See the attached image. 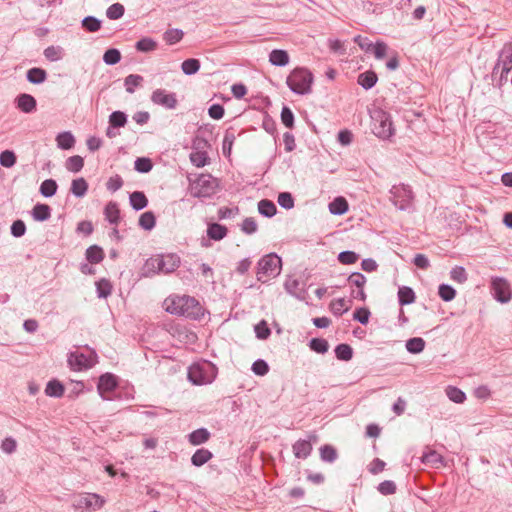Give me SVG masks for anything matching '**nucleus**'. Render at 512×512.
I'll return each instance as SVG.
<instances>
[{
    "label": "nucleus",
    "mask_w": 512,
    "mask_h": 512,
    "mask_svg": "<svg viewBox=\"0 0 512 512\" xmlns=\"http://www.w3.org/2000/svg\"><path fill=\"white\" fill-rule=\"evenodd\" d=\"M97 355L94 351L86 356L82 353L71 352L68 356V364L74 371H82L89 369L96 363Z\"/></svg>",
    "instance_id": "9"
},
{
    "label": "nucleus",
    "mask_w": 512,
    "mask_h": 512,
    "mask_svg": "<svg viewBox=\"0 0 512 512\" xmlns=\"http://www.w3.org/2000/svg\"><path fill=\"white\" fill-rule=\"evenodd\" d=\"M56 142L60 149L69 150L74 146L75 138L71 132L66 131L57 135Z\"/></svg>",
    "instance_id": "26"
},
{
    "label": "nucleus",
    "mask_w": 512,
    "mask_h": 512,
    "mask_svg": "<svg viewBox=\"0 0 512 512\" xmlns=\"http://www.w3.org/2000/svg\"><path fill=\"white\" fill-rule=\"evenodd\" d=\"M282 261L276 254L271 253L262 257L258 262L257 279L267 282L270 278L278 276L281 272Z\"/></svg>",
    "instance_id": "5"
},
{
    "label": "nucleus",
    "mask_w": 512,
    "mask_h": 512,
    "mask_svg": "<svg viewBox=\"0 0 512 512\" xmlns=\"http://www.w3.org/2000/svg\"><path fill=\"white\" fill-rule=\"evenodd\" d=\"M156 219L151 211L144 212L139 218V225L144 230H152L155 227Z\"/></svg>",
    "instance_id": "46"
},
{
    "label": "nucleus",
    "mask_w": 512,
    "mask_h": 512,
    "mask_svg": "<svg viewBox=\"0 0 512 512\" xmlns=\"http://www.w3.org/2000/svg\"><path fill=\"white\" fill-rule=\"evenodd\" d=\"M84 166V160L81 156L75 155L71 156L66 160L65 167L68 171L77 173Z\"/></svg>",
    "instance_id": "44"
},
{
    "label": "nucleus",
    "mask_w": 512,
    "mask_h": 512,
    "mask_svg": "<svg viewBox=\"0 0 512 512\" xmlns=\"http://www.w3.org/2000/svg\"><path fill=\"white\" fill-rule=\"evenodd\" d=\"M32 217L36 221H46L51 217V208L47 204H36L32 209Z\"/></svg>",
    "instance_id": "19"
},
{
    "label": "nucleus",
    "mask_w": 512,
    "mask_h": 512,
    "mask_svg": "<svg viewBox=\"0 0 512 512\" xmlns=\"http://www.w3.org/2000/svg\"><path fill=\"white\" fill-rule=\"evenodd\" d=\"M350 306L344 298L334 299L330 303V310L335 316H341L349 310Z\"/></svg>",
    "instance_id": "35"
},
{
    "label": "nucleus",
    "mask_w": 512,
    "mask_h": 512,
    "mask_svg": "<svg viewBox=\"0 0 512 512\" xmlns=\"http://www.w3.org/2000/svg\"><path fill=\"white\" fill-rule=\"evenodd\" d=\"M82 27L88 32H97L101 28V21L94 16H87L82 20Z\"/></svg>",
    "instance_id": "52"
},
{
    "label": "nucleus",
    "mask_w": 512,
    "mask_h": 512,
    "mask_svg": "<svg viewBox=\"0 0 512 512\" xmlns=\"http://www.w3.org/2000/svg\"><path fill=\"white\" fill-rule=\"evenodd\" d=\"M217 375V368L209 361L197 362L188 369V379L194 385H206L214 381Z\"/></svg>",
    "instance_id": "4"
},
{
    "label": "nucleus",
    "mask_w": 512,
    "mask_h": 512,
    "mask_svg": "<svg viewBox=\"0 0 512 512\" xmlns=\"http://www.w3.org/2000/svg\"><path fill=\"white\" fill-rule=\"evenodd\" d=\"M501 63L504 65V71H510L512 69V44H506L499 53Z\"/></svg>",
    "instance_id": "31"
},
{
    "label": "nucleus",
    "mask_w": 512,
    "mask_h": 512,
    "mask_svg": "<svg viewBox=\"0 0 512 512\" xmlns=\"http://www.w3.org/2000/svg\"><path fill=\"white\" fill-rule=\"evenodd\" d=\"M373 133L380 139H389L394 134V128L391 116L381 109H377L372 114Z\"/></svg>",
    "instance_id": "7"
},
{
    "label": "nucleus",
    "mask_w": 512,
    "mask_h": 512,
    "mask_svg": "<svg viewBox=\"0 0 512 512\" xmlns=\"http://www.w3.org/2000/svg\"><path fill=\"white\" fill-rule=\"evenodd\" d=\"M284 288L287 293L297 298L298 300H305L306 292L303 287H300L299 280L289 277L284 283Z\"/></svg>",
    "instance_id": "16"
},
{
    "label": "nucleus",
    "mask_w": 512,
    "mask_h": 512,
    "mask_svg": "<svg viewBox=\"0 0 512 512\" xmlns=\"http://www.w3.org/2000/svg\"><path fill=\"white\" fill-rule=\"evenodd\" d=\"M121 60V54L119 50L115 48L108 49L103 55V61L107 65H115Z\"/></svg>",
    "instance_id": "56"
},
{
    "label": "nucleus",
    "mask_w": 512,
    "mask_h": 512,
    "mask_svg": "<svg viewBox=\"0 0 512 512\" xmlns=\"http://www.w3.org/2000/svg\"><path fill=\"white\" fill-rule=\"evenodd\" d=\"M207 235L212 240H222L227 235V228L221 224L212 223L207 228Z\"/></svg>",
    "instance_id": "21"
},
{
    "label": "nucleus",
    "mask_w": 512,
    "mask_h": 512,
    "mask_svg": "<svg viewBox=\"0 0 512 512\" xmlns=\"http://www.w3.org/2000/svg\"><path fill=\"white\" fill-rule=\"evenodd\" d=\"M130 204L136 211L144 209L148 204V199L143 192L134 191L130 194Z\"/></svg>",
    "instance_id": "27"
},
{
    "label": "nucleus",
    "mask_w": 512,
    "mask_h": 512,
    "mask_svg": "<svg viewBox=\"0 0 512 512\" xmlns=\"http://www.w3.org/2000/svg\"><path fill=\"white\" fill-rule=\"evenodd\" d=\"M335 355L339 360L349 361L353 357V349L350 345L342 343L336 346Z\"/></svg>",
    "instance_id": "39"
},
{
    "label": "nucleus",
    "mask_w": 512,
    "mask_h": 512,
    "mask_svg": "<svg viewBox=\"0 0 512 512\" xmlns=\"http://www.w3.org/2000/svg\"><path fill=\"white\" fill-rule=\"evenodd\" d=\"M124 6L120 3H114L108 7L106 11V16L111 20H117L121 18L124 14Z\"/></svg>",
    "instance_id": "54"
},
{
    "label": "nucleus",
    "mask_w": 512,
    "mask_h": 512,
    "mask_svg": "<svg viewBox=\"0 0 512 512\" xmlns=\"http://www.w3.org/2000/svg\"><path fill=\"white\" fill-rule=\"evenodd\" d=\"M127 123V116L122 111H114L109 116V125L113 128L124 127Z\"/></svg>",
    "instance_id": "40"
},
{
    "label": "nucleus",
    "mask_w": 512,
    "mask_h": 512,
    "mask_svg": "<svg viewBox=\"0 0 512 512\" xmlns=\"http://www.w3.org/2000/svg\"><path fill=\"white\" fill-rule=\"evenodd\" d=\"M258 211L261 215L270 218L276 214L277 208L272 201L263 199L258 203Z\"/></svg>",
    "instance_id": "34"
},
{
    "label": "nucleus",
    "mask_w": 512,
    "mask_h": 512,
    "mask_svg": "<svg viewBox=\"0 0 512 512\" xmlns=\"http://www.w3.org/2000/svg\"><path fill=\"white\" fill-rule=\"evenodd\" d=\"M390 194L394 205L400 210H405L413 197L410 187L406 185H394L390 190Z\"/></svg>",
    "instance_id": "10"
},
{
    "label": "nucleus",
    "mask_w": 512,
    "mask_h": 512,
    "mask_svg": "<svg viewBox=\"0 0 512 512\" xmlns=\"http://www.w3.org/2000/svg\"><path fill=\"white\" fill-rule=\"evenodd\" d=\"M106 503L104 497L97 493L83 492L75 495L72 499V507L75 510L95 512L100 510Z\"/></svg>",
    "instance_id": "6"
},
{
    "label": "nucleus",
    "mask_w": 512,
    "mask_h": 512,
    "mask_svg": "<svg viewBox=\"0 0 512 512\" xmlns=\"http://www.w3.org/2000/svg\"><path fill=\"white\" fill-rule=\"evenodd\" d=\"M45 393L50 397H61L64 393V386L58 380H51L46 385Z\"/></svg>",
    "instance_id": "36"
},
{
    "label": "nucleus",
    "mask_w": 512,
    "mask_h": 512,
    "mask_svg": "<svg viewBox=\"0 0 512 512\" xmlns=\"http://www.w3.org/2000/svg\"><path fill=\"white\" fill-rule=\"evenodd\" d=\"M189 182V192L195 198H209L219 187L217 179L210 174H200Z\"/></svg>",
    "instance_id": "3"
},
{
    "label": "nucleus",
    "mask_w": 512,
    "mask_h": 512,
    "mask_svg": "<svg viewBox=\"0 0 512 512\" xmlns=\"http://www.w3.org/2000/svg\"><path fill=\"white\" fill-rule=\"evenodd\" d=\"M58 185L53 179H46L40 185V193L44 197H52L57 191Z\"/></svg>",
    "instance_id": "42"
},
{
    "label": "nucleus",
    "mask_w": 512,
    "mask_h": 512,
    "mask_svg": "<svg viewBox=\"0 0 512 512\" xmlns=\"http://www.w3.org/2000/svg\"><path fill=\"white\" fill-rule=\"evenodd\" d=\"M337 451L331 445H323L320 448V458L324 462L333 463L337 459Z\"/></svg>",
    "instance_id": "41"
},
{
    "label": "nucleus",
    "mask_w": 512,
    "mask_h": 512,
    "mask_svg": "<svg viewBox=\"0 0 512 512\" xmlns=\"http://www.w3.org/2000/svg\"><path fill=\"white\" fill-rule=\"evenodd\" d=\"M87 190L88 183L84 178H78L72 181L70 191L74 196L81 198L85 196Z\"/></svg>",
    "instance_id": "29"
},
{
    "label": "nucleus",
    "mask_w": 512,
    "mask_h": 512,
    "mask_svg": "<svg viewBox=\"0 0 512 512\" xmlns=\"http://www.w3.org/2000/svg\"><path fill=\"white\" fill-rule=\"evenodd\" d=\"M348 210V203L345 198L337 197L329 204V211L333 215H342Z\"/></svg>",
    "instance_id": "30"
},
{
    "label": "nucleus",
    "mask_w": 512,
    "mask_h": 512,
    "mask_svg": "<svg viewBox=\"0 0 512 512\" xmlns=\"http://www.w3.org/2000/svg\"><path fill=\"white\" fill-rule=\"evenodd\" d=\"M450 278L458 283H464L467 280V273L461 266H456L450 271Z\"/></svg>",
    "instance_id": "64"
},
{
    "label": "nucleus",
    "mask_w": 512,
    "mask_h": 512,
    "mask_svg": "<svg viewBox=\"0 0 512 512\" xmlns=\"http://www.w3.org/2000/svg\"><path fill=\"white\" fill-rule=\"evenodd\" d=\"M160 272L164 274L175 271L180 264V258L176 254L159 255Z\"/></svg>",
    "instance_id": "14"
},
{
    "label": "nucleus",
    "mask_w": 512,
    "mask_h": 512,
    "mask_svg": "<svg viewBox=\"0 0 512 512\" xmlns=\"http://www.w3.org/2000/svg\"><path fill=\"white\" fill-rule=\"evenodd\" d=\"M151 100L154 104L163 106L167 109H174L177 105L175 94L168 93L164 89H156L151 95Z\"/></svg>",
    "instance_id": "12"
},
{
    "label": "nucleus",
    "mask_w": 512,
    "mask_h": 512,
    "mask_svg": "<svg viewBox=\"0 0 512 512\" xmlns=\"http://www.w3.org/2000/svg\"><path fill=\"white\" fill-rule=\"evenodd\" d=\"M278 204L284 209H291L294 207V199L289 192H281L278 195Z\"/></svg>",
    "instance_id": "62"
},
{
    "label": "nucleus",
    "mask_w": 512,
    "mask_h": 512,
    "mask_svg": "<svg viewBox=\"0 0 512 512\" xmlns=\"http://www.w3.org/2000/svg\"><path fill=\"white\" fill-rule=\"evenodd\" d=\"M424 465L432 468H438L443 463V457L434 450L424 453L421 457Z\"/></svg>",
    "instance_id": "18"
},
{
    "label": "nucleus",
    "mask_w": 512,
    "mask_h": 512,
    "mask_svg": "<svg viewBox=\"0 0 512 512\" xmlns=\"http://www.w3.org/2000/svg\"><path fill=\"white\" fill-rule=\"evenodd\" d=\"M26 78L32 84H41L46 80L47 73L42 68L34 67L27 71Z\"/></svg>",
    "instance_id": "22"
},
{
    "label": "nucleus",
    "mask_w": 512,
    "mask_h": 512,
    "mask_svg": "<svg viewBox=\"0 0 512 512\" xmlns=\"http://www.w3.org/2000/svg\"><path fill=\"white\" fill-rule=\"evenodd\" d=\"M269 62L274 66L284 67L289 63V55L285 50L274 49L269 54Z\"/></svg>",
    "instance_id": "17"
},
{
    "label": "nucleus",
    "mask_w": 512,
    "mask_h": 512,
    "mask_svg": "<svg viewBox=\"0 0 512 512\" xmlns=\"http://www.w3.org/2000/svg\"><path fill=\"white\" fill-rule=\"evenodd\" d=\"M104 215L111 224H118L120 219V210L116 202L110 201L104 209Z\"/></svg>",
    "instance_id": "20"
},
{
    "label": "nucleus",
    "mask_w": 512,
    "mask_h": 512,
    "mask_svg": "<svg viewBox=\"0 0 512 512\" xmlns=\"http://www.w3.org/2000/svg\"><path fill=\"white\" fill-rule=\"evenodd\" d=\"M183 31L180 29H170L164 33V40L172 45L179 42L183 38Z\"/></svg>",
    "instance_id": "57"
},
{
    "label": "nucleus",
    "mask_w": 512,
    "mask_h": 512,
    "mask_svg": "<svg viewBox=\"0 0 512 512\" xmlns=\"http://www.w3.org/2000/svg\"><path fill=\"white\" fill-rule=\"evenodd\" d=\"M160 272V264H159V258L158 256L151 257L148 260H146L144 267L142 269V274L145 277L153 276Z\"/></svg>",
    "instance_id": "23"
},
{
    "label": "nucleus",
    "mask_w": 512,
    "mask_h": 512,
    "mask_svg": "<svg viewBox=\"0 0 512 512\" xmlns=\"http://www.w3.org/2000/svg\"><path fill=\"white\" fill-rule=\"evenodd\" d=\"M15 102L17 108L24 113L33 112L37 105L36 99L32 95L26 93L17 96Z\"/></svg>",
    "instance_id": "15"
},
{
    "label": "nucleus",
    "mask_w": 512,
    "mask_h": 512,
    "mask_svg": "<svg viewBox=\"0 0 512 512\" xmlns=\"http://www.w3.org/2000/svg\"><path fill=\"white\" fill-rule=\"evenodd\" d=\"M212 453L204 448L196 450V452L191 457V463L196 466L200 467L207 463L212 458Z\"/></svg>",
    "instance_id": "24"
},
{
    "label": "nucleus",
    "mask_w": 512,
    "mask_h": 512,
    "mask_svg": "<svg viewBox=\"0 0 512 512\" xmlns=\"http://www.w3.org/2000/svg\"><path fill=\"white\" fill-rule=\"evenodd\" d=\"M181 68L184 74L193 75L200 69V62L198 59L190 58L182 62Z\"/></svg>",
    "instance_id": "43"
},
{
    "label": "nucleus",
    "mask_w": 512,
    "mask_h": 512,
    "mask_svg": "<svg viewBox=\"0 0 512 512\" xmlns=\"http://www.w3.org/2000/svg\"><path fill=\"white\" fill-rule=\"evenodd\" d=\"M165 310L170 314L184 316L190 319H200L204 315L201 304L191 296L175 295L164 301Z\"/></svg>",
    "instance_id": "1"
},
{
    "label": "nucleus",
    "mask_w": 512,
    "mask_h": 512,
    "mask_svg": "<svg viewBox=\"0 0 512 512\" xmlns=\"http://www.w3.org/2000/svg\"><path fill=\"white\" fill-rule=\"evenodd\" d=\"M157 48V43L148 37L142 38L136 43V49L140 52H151Z\"/></svg>",
    "instance_id": "53"
},
{
    "label": "nucleus",
    "mask_w": 512,
    "mask_h": 512,
    "mask_svg": "<svg viewBox=\"0 0 512 512\" xmlns=\"http://www.w3.org/2000/svg\"><path fill=\"white\" fill-rule=\"evenodd\" d=\"M309 347L316 353L324 354L328 351L329 344L327 340L323 338H313L309 342Z\"/></svg>",
    "instance_id": "48"
},
{
    "label": "nucleus",
    "mask_w": 512,
    "mask_h": 512,
    "mask_svg": "<svg viewBox=\"0 0 512 512\" xmlns=\"http://www.w3.org/2000/svg\"><path fill=\"white\" fill-rule=\"evenodd\" d=\"M16 163V155L11 150H5L0 154V164L3 167L10 168Z\"/></svg>",
    "instance_id": "58"
},
{
    "label": "nucleus",
    "mask_w": 512,
    "mask_h": 512,
    "mask_svg": "<svg viewBox=\"0 0 512 512\" xmlns=\"http://www.w3.org/2000/svg\"><path fill=\"white\" fill-rule=\"evenodd\" d=\"M153 165L149 158H137L134 163V168L140 173H148L151 171Z\"/></svg>",
    "instance_id": "59"
},
{
    "label": "nucleus",
    "mask_w": 512,
    "mask_h": 512,
    "mask_svg": "<svg viewBox=\"0 0 512 512\" xmlns=\"http://www.w3.org/2000/svg\"><path fill=\"white\" fill-rule=\"evenodd\" d=\"M104 258V252L101 247L97 245L90 246L86 250V259L91 264H98L100 263Z\"/></svg>",
    "instance_id": "32"
},
{
    "label": "nucleus",
    "mask_w": 512,
    "mask_h": 512,
    "mask_svg": "<svg viewBox=\"0 0 512 512\" xmlns=\"http://www.w3.org/2000/svg\"><path fill=\"white\" fill-rule=\"evenodd\" d=\"M96 289L98 297L106 298L111 294L112 286L108 280L101 279L98 282H96Z\"/></svg>",
    "instance_id": "55"
},
{
    "label": "nucleus",
    "mask_w": 512,
    "mask_h": 512,
    "mask_svg": "<svg viewBox=\"0 0 512 512\" xmlns=\"http://www.w3.org/2000/svg\"><path fill=\"white\" fill-rule=\"evenodd\" d=\"M504 65L501 63V60L498 58L497 63L495 64L492 71V79L494 81H498V84L501 86L503 82L507 81V75L510 71H504Z\"/></svg>",
    "instance_id": "38"
},
{
    "label": "nucleus",
    "mask_w": 512,
    "mask_h": 512,
    "mask_svg": "<svg viewBox=\"0 0 512 512\" xmlns=\"http://www.w3.org/2000/svg\"><path fill=\"white\" fill-rule=\"evenodd\" d=\"M117 387L116 377L111 373H106L100 376L97 390L103 400H109L106 396L107 393L112 392Z\"/></svg>",
    "instance_id": "13"
},
{
    "label": "nucleus",
    "mask_w": 512,
    "mask_h": 512,
    "mask_svg": "<svg viewBox=\"0 0 512 512\" xmlns=\"http://www.w3.org/2000/svg\"><path fill=\"white\" fill-rule=\"evenodd\" d=\"M286 83L292 92L305 95L311 92L313 74L304 67H298L291 71Z\"/></svg>",
    "instance_id": "2"
},
{
    "label": "nucleus",
    "mask_w": 512,
    "mask_h": 512,
    "mask_svg": "<svg viewBox=\"0 0 512 512\" xmlns=\"http://www.w3.org/2000/svg\"><path fill=\"white\" fill-rule=\"evenodd\" d=\"M425 348V341L421 337L410 338L406 341V349L412 354H419Z\"/></svg>",
    "instance_id": "37"
},
{
    "label": "nucleus",
    "mask_w": 512,
    "mask_h": 512,
    "mask_svg": "<svg viewBox=\"0 0 512 512\" xmlns=\"http://www.w3.org/2000/svg\"><path fill=\"white\" fill-rule=\"evenodd\" d=\"M446 394L448 398L455 403H463L466 399L465 393L454 386L447 387Z\"/></svg>",
    "instance_id": "51"
},
{
    "label": "nucleus",
    "mask_w": 512,
    "mask_h": 512,
    "mask_svg": "<svg viewBox=\"0 0 512 512\" xmlns=\"http://www.w3.org/2000/svg\"><path fill=\"white\" fill-rule=\"evenodd\" d=\"M414 291L407 286L400 287L398 290V301L400 305H408L415 301Z\"/></svg>",
    "instance_id": "33"
},
{
    "label": "nucleus",
    "mask_w": 512,
    "mask_h": 512,
    "mask_svg": "<svg viewBox=\"0 0 512 512\" xmlns=\"http://www.w3.org/2000/svg\"><path fill=\"white\" fill-rule=\"evenodd\" d=\"M235 139H236L235 133L231 129H228L225 132V135L223 138V143H222V150H223L224 155H226V156L230 155Z\"/></svg>",
    "instance_id": "50"
},
{
    "label": "nucleus",
    "mask_w": 512,
    "mask_h": 512,
    "mask_svg": "<svg viewBox=\"0 0 512 512\" xmlns=\"http://www.w3.org/2000/svg\"><path fill=\"white\" fill-rule=\"evenodd\" d=\"M438 294L443 301L449 302L455 298L456 290L448 284H441L438 288Z\"/></svg>",
    "instance_id": "49"
},
{
    "label": "nucleus",
    "mask_w": 512,
    "mask_h": 512,
    "mask_svg": "<svg viewBox=\"0 0 512 512\" xmlns=\"http://www.w3.org/2000/svg\"><path fill=\"white\" fill-rule=\"evenodd\" d=\"M491 291L494 298L500 303H508L512 298V290L509 282L502 277L491 279Z\"/></svg>",
    "instance_id": "8"
},
{
    "label": "nucleus",
    "mask_w": 512,
    "mask_h": 512,
    "mask_svg": "<svg viewBox=\"0 0 512 512\" xmlns=\"http://www.w3.org/2000/svg\"><path fill=\"white\" fill-rule=\"evenodd\" d=\"M254 330H255L257 338L261 339V340L267 339L270 336V334H271V331H270L266 321H264V320L259 322L255 326Z\"/></svg>",
    "instance_id": "63"
},
{
    "label": "nucleus",
    "mask_w": 512,
    "mask_h": 512,
    "mask_svg": "<svg viewBox=\"0 0 512 512\" xmlns=\"http://www.w3.org/2000/svg\"><path fill=\"white\" fill-rule=\"evenodd\" d=\"M143 77L137 74H130L124 80V85L128 93H134L135 88L141 85Z\"/></svg>",
    "instance_id": "47"
},
{
    "label": "nucleus",
    "mask_w": 512,
    "mask_h": 512,
    "mask_svg": "<svg viewBox=\"0 0 512 512\" xmlns=\"http://www.w3.org/2000/svg\"><path fill=\"white\" fill-rule=\"evenodd\" d=\"M317 440V435L311 434L307 440L300 439L296 441L292 447L295 457L299 459H306L312 452V443L317 442Z\"/></svg>",
    "instance_id": "11"
},
{
    "label": "nucleus",
    "mask_w": 512,
    "mask_h": 512,
    "mask_svg": "<svg viewBox=\"0 0 512 512\" xmlns=\"http://www.w3.org/2000/svg\"><path fill=\"white\" fill-rule=\"evenodd\" d=\"M348 282L351 286L363 289L366 283V277L360 272H354L348 277Z\"/></svg>",
    "instance_id": "61"
},
{
    "label": "nucleus",
    "mask_w": 512,
    "mask_h": 512,
    "mask_svg": "<svg viewBox=\"0 0 512 512\" xmlns=\"http://www.w3.org/2000/svg\"><path fill=\"white\" fill-rule=\"evenodd\" d=\"M210 438V433L205 428H199L189 434V442L192 445H200L207 442Z\"/></svg>",
    "instance_id": "28"
},
{
    "label": "nucleus",
    "mask_w": 512,
    "mask_h": 512,
    "mask_svg": "<svg viewBox=\"0 0 512 512\" xmlns=\"http://www.w3.org/2000/svg\"><path fill=\"white\" fill-rule=\"evenodd\" d=\"M377 75L373 71H366L364 73L359 74L358 76V84L362 86L364 89H371L377 82Z\"/></svg>",
    "instance_id": "25"
},
{
    "label": "nucleus",
    "mask_w": 512,
    "mask_h": 512,
    "mask_svg": "<svg viewBox=\"0 0 512 512\" xmlns=\"http://www.w3.org/2000/svg\"><path fill=\"white\" fill-rule=\"evenodd\" d=\"M44 56L49 61L55 62L63 58L64 50L60 46H49L44 50Z\"/></svg>",
    "instance_id": "45"
},
{
    "label": "nucleus",
    "mask_w": 512,
    "mask_h": 512,
    "mask_svg": "<svg viewBox=\"0 0 512 512\" xmlns=\"http://www.w3.org/2000/svg\"><path fill=\"white\" fill-rule=\"evenodd\" d=\"M359 256L353 251H342L338 255V260L340 263L345 265L354 264L358 260Z\"/></svg>",
    "instance_id": "60"
}]
</instances>
